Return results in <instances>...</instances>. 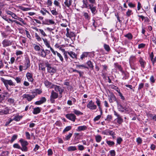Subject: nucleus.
Returning <instances> with one entry per match:
<instances>
[{"label":"nucleus","instance_id":"7ed1b4c3","mask_svg":"<svg viewBox=\"0 0 156 156\" xmlns=\"http://www.w3.org/2000/svg\"><path fill=\"white\" fill-rule=\"evenodd\" d=\"M48 63L47 61H45L40 63L39 65V69L44 71L45 70L46 67H47Z\"/></svg>","mask_w":156,"mask_h":156},{"label":"nucleus","instance_id":"79ce46f5","mask_svg":"<svg viewBox=\"0 0 156 156\" xmlns=\"http://www.w3.org/2000/svg\"><path fill=\"white\" fill-rule=\"evenodd\" d=\"M72 133H69L68 135L66 136V137L65 138V140H69V139L70 138V137H71L72 136Z\"/></svg>","mask_w":156,"mask_h":156},{"label":"nucleus","instance_id":"c756f323","mask_svg":"<svg viewBox=\"0 0 156 156\" xmlns=\"http://www.w3.org/2000/svg\"><path fill=\"white\" fill-rule=\"evenodd\" d=\"M41 56L43 57H46L47 54L45 51L44 50V49H41Z\"/></svg>","mask_w":156,"mask_h":156},{"label":"nucleus","instance_id":"f3484780","mask_svg":"<svg viewBox=\"0 0 156 156\" xmlns=\"http://www.w3.org/2000/svg\"><path fill=\"white\" fill-rule=\"evenodd\" d=\"M96 103L97 104L98 106V108H99V111H100L101 115L102 114V109L100 106L101 102L99 100V99L97 98H96Z\"/></svg>","mask_w":156,"mask_h":156},{"label":"nucleus","instance_id":"393cba45","mask_svg":"<svg viewBox=\"0 0 156 156\" xmlns=\"http://www.w3.org/2000/svg\"><path fill=\"white\" fill-rule=\"evenodd\" d=\"M42 92V91L41 90H40L38 89H35L33 92H32V93L33 94H36V95L37 94H40Z\"/></svg>","mask_w":156,"mask_h":156},{"label":"nucleus","instance_id":"423d86ee","mask_svg":"<svg viewBox=\"0 0 156 156\" xmlns=\"http://www.w3.org/2000/svg\"><path fill=\"white\" fill-rule=\"evenodd\" d=\"M51 88H54L55 90L56 91H58L60 94H61L64 91V90L62 89L59 86L52 84Z\"/></svg>","mask_w":156,"mask_h":156},{"label":"nucleus","instance_id":"bf43d9fd","mask_svg":"<svg viewBox=\"0 0 156 156\" xmlns=\"http://www.w3.org/2000/svg\"><path fill=\"white\" fill-rule=\"evenodd\" d=\"M122 138L121 137H119L117 139V141L118 144H120L122 141Z\"/></svg>","mask_w":156,"mask_h":156},{"label":"nucleus","instance_id":"39448f33","mask_svg":"<svg viewBox=\"0 0 156 156\" xmlns=\"http://www.w3.org/2000/svg\"><path fill=\"white\" fill-rule=\"evenodd\" d=\"M47 67V69L48 72L50 73H54L56 72V69L54 67L51 66V64L48 63Z\"/></svg>","mask_w":156,"mask_h":156},{"label":"nucleus","instance_id":"9b49d317","mask_svg":"<svg viewBox=\"0 0 156 156\" xmlns=\"http://www.w3.org/2000/svg\"><path fill=\"white\" fill-rule=\"evenodd\" d=\"M109 101L110 103H112L114 101H118L116 98L115 96L113 94H111L109 96Z\"/></svg>","mask_w":156,"mask_h":156},{"label":"nucleus","instance_id":"a19ab883","mask_svg":"<svg viewBox=\"0 0 156 156\" xmlns=\"http://www.w3.org/2000/svg\"><path fill=\"white\" fill-rule=\"evenodd\" d=\"M57 55L58 56L59 58L60 61L62 62H63L64 60L61 54L58 52H57Z\"/></svg>","mask_w":156,"mask_h":156},{"label":"nucleus","instance_id":"6ab92c4d","mask_svg":"<svg viewBox=\"0 0 156 156\" xmlns=\"http://www.w3.org/2000/svg\"><path fill=\"white\" fill-rule=\"evenodd\" d=\"M140 66L142 68H144L145 67V66L146 64V62L143 60L142 58L140 57L139 61Z\"/></svg>","mask_w":156,"mask_h":156},{"label":"nucleus","instance_id":"6e6d98bb","mask_svg":"<svg viewBox=\"0 0 156 156\" xmlns=\"http://www.w3.org/2000/svg\"><path fill=\"white\" fill-rule=\"evenodd\" d=\"M27 139L29 140L30 139V135L28 132H26L25 133Z\"/></svg>","mask_w":156,"mask_h":156},{"label":"nucleus","instance_id":"6e6552de","mask_svg":"<svg viewBox=\"0 0 156 156\" xmlns=\"http://www.w3.org/2000/svg\"><path fill=\"white\" fill-rule=\"evenodd\" d=\"M66 117L69 120L74 122L76 119V116L73 114L70 113L66 114Z\"/></svg>","mask_w":156,"mask_h":156},{"label":"nucleus","instance_id":"69168bd1","mask_svg":"<svg viewBox=\"0 0 156 156\" xmlns=\"http://www.w3.org/2000/svg\"><path fill=\"white\" fill-rule=\"evenodd\" d=\"M110 153L112 156H115V152L114 150H111L110 152Z\"/></svg>","mask_w":156,"mask_h":156},{"label":"nucleus","instance_id":"bb28decb","mask_svg":"<svg viewBox=\"0 0 156 156\" xmlns=\"http://www.w3.org/2000/svg\"><path fill=\"white\" fill-rule=\"evenodd\" d=\"M95 139L96 141L98 143L100 142L102 140V137L100 135H97L95 136Z\"/></svg>","mask_w":156,"mask_h":156},{"label":"nucleus","instance_id":"7c9ffc66","mask_svg":"<svg viewBox=\"0 0 156 156\" xmlns=\"http://www.w3.org/2000/svg\"><path fill=\"white\" fill-rule=\"evenodd\" d=\"M87 64L90 68L92 69H93L94 66H93L92 62L91 61H88L87 62Z\"/></svg>","mask_w":156,"mask_h":156},{"label":"nucleus","instance_id":"5fc2aeb1","mask_svg":"<svg viewBox=\"0 0 156 156\" xmlns=\"http://www.w3.org/2000/svg\"><path fill=\"white\" fill-rule=\"evenodd\" d=\"M51 12L52 14L56 16L58 14L57 12L55 10H52Z\"/></svg>","mask_w":156,"mask_h":156},{"label":"nucleus","instance_id":"412c9836","mask_svg":"<svg viewBox=\"0 0 156 156\" xmlns=\"http://www.w3.org/2000/svg\"><path fill=\"white\" fill-rule=\"evenodd\" d=\"M73 1L72 0H65L64 4L68 7H69L71 5Z\"/></svg>","mask_w":156,"mask_h":156},{"label":"nucleus","instance_id":"ea45409f","mask_svg":"<svg viewBox=\"0 0 156 156\" xmlns=\"http://www.w3.org/2000/svg\"><path fill=\"white\" fill-rule=\"evenodd\" d=\"M83 16H84L86 20H88L90 19V17L88 13L87 12H84L83 13Z\"/></svg>","mask_w":156,"mask_h":156},{"label":"nucleus","instance_id":"a211bd4d","mask_svg":"<svg viewBox=\"0 0 156 156\" xmlns=\"http://www.w3.org/2000/svg\"><path fill=\"white\" fill-rule=\"evenodd\" d=\"M42 40L44 41V44L47 48H51L50 46L49 41H48L47 39L46 38H42Z\"/></svg>","mask_w":156,"mask_h":156},{"label":"nucleus","instance_id":"2f4dec72","mask_svg":"<svg viewBox=\"0 0 156 156\" xmlns=\"http://www.w3.org/2000/svg\"><path fill=\"white\" fill-rule=\"evenodd\" d=\"M104 47L105 49L108 52L110 50V48L108 45L105 44L104 45Z\"/></svg>","mask_w":156,"mask_h":156},{"label":"nucleus","instance_id":"58836bf2","mask_svg":"<svg viewBox=\"0 0 156 156\" xmlns=\"http://www.w3.org/2000/svg\"><path fill=\"white\" fill-rule=\"evenodd\" d=\"M88 55V52H85L83 53L81 56L80 58L82 60L85 57H87Z\"/></svg>","mask_w":156,"mask_h":156},{"label":"nucleus","instance_id":"c03bdc74","mask_svg":"<svg viewBox=\"0 0 156 156\" xmlns=\"http://www.w3.org/2000/svg\"><path fill=\"white\" fill-rule=\"evenodd\" d=\"M35 37L36 38V39L38 41H41V37L38 35V34L37 33H35Z\"/></svg>","mask_w":156,"mask_h":156},{"label":"nucleus","instance_id":"8fccbe9b","mask_svg":"<svg viewBox=\"0 0 156 156\" xmlns=\"http://www.w3.org/2000/svg\"><path fill=\"white\" fill-rule=\"evenodd\" d=\"M76 68H78L80 69L81 67H83L85 68H88V67H87L85 65H76Z\"/></svg>","mask_w":156,"mask_h":156},{"label":"nucleus","instance_id":"c9c22d12","mask_svg":"<svg viewBox=\"0 0 156 156\" xmlns=\"http://www.w3.org/2000/svg\"><path fill=\"white\" fill-rule=\"evenodd\" d=\"M125 36L126 37H127L129 39V40H131L133 38V36L132 34L130 33H129L125 35Z\"/></svg>","mask_w":156,"mask_h":156},{"label":"nucleus","instance_id":"49530a36","mask_svg":"<svg viewBox=\"0 0 156 156\" xmlns=\"http://www.w3.org/2000/svg\"><path fill=\"white\" fill-rule=\"evenodd\" d=\"M39 30L41 34L44 37L46 36L47 35L45 33V32L44 31V30L41 29H39Z\"/></svg>","mask_w":156,"mask_h":156},{"label":"nucleus","instance_id":"37998d69","mask_svg":"<svg viewBox=\"0 0 156 156\" xmlns=\"http://www.w3.org/2000/svg\"><path fill=\"white\" fill-rule=\"evenodd\" d=\"M8 94H9V93L8 92H5V93H4L3 95H1L2 98L3 100L4 99L5 97H9L8 95L7 96V95H8Z\"/></svg>","mask_w":156,"mask_h":156},{"label":"nucleus","instance_id":"13d9d810","mask_svg":"<svg viewBox=\"0 0 156 156\" xmlns=\"http://www.w3.org/2000/svg\"><path fill=\"white\" fill-rule=\"evenodd\" d=\"M8 101L9 103L12 104V103H14V99H12L11 98H9L8 99Z\"/></svg>","mask_w":156,"mask_h":156},{"label":"nucleus","instance_id":"a18cd8bd","mask_svg":"<svg viewBox=\"0 0 156 156\" xmlns=\"http://www.w3.org/2000/svg\"><path fill=\"white\" fill-rule=\"evenodd\" d=\"M112 116L111 115H108L107 116V117L106 119H105V120H107L108 121H110L112 119Z\"/></svg>","mask_w":156,"mask_h":156},{"label":"nucleus","instance_id":"c85d7f7f","mask_svg":"<svg viewBox=\"0 0 156 156\" xmlns=\"http://www.w3.org/2000/svg\"><path fill=\"white\" fill-rule=\"evenodd\" d=\"M44 84L45 86L48 87H50L51 85V83L46 80L44 81Z\"/></svg>","mask_w":156,"mask_h":156},{"label":"nucleus","instance_id":"f03ea898","mask_svg":"<svg viewBox=\"0 0 156 156\" xmlns=\"http://www.w3.org/2000/svg\"><path fill=\"white\" fill-rule=\"evenodd\" d=\"M116 103L117 104V107L119 110L121 112H124L125 111H128V108L126 107H123L121 105V103L119 102L118 101H116Z\"/></svg>","mask_w":156,"mask_h":156},{"label":"nucleus","instance_id":"4be33fe9","mask_svg":"<svg viewBox=\"0 0 156 156\" xmlns=\"http://www.w3.org/2000/svg\"><path fill=\"white\" fill-rule=\"evenodd\" d=\"M136 58L135 56L133 55L131 56L129 60L130 64L133 63L136 60Z\"/></svg>","mask_w":156,"mask_h":156},{"label":"nucleus","instance_id":"a878e982","mask_svg":"<svg viewBox=\"0 0 156 156\" xmlns=\"http://www.w3.org/2000/svg\"><path fill=\"white\" fill-rule=\"evenodd\" d=\"M87 127L85 126H79L78 127L77 130L81 131L85 130L87 129Z\"/></svg>","mask_w":156,"mask_h":156},{"label":"nucleus","instance_id":"aec40b11","mask_svg":"<svg viewBox=\"0 0 156 156\" xmlns=\"http://www.w3.org/2000/svg\"><path fill=\"white\" fill-rule=\"evenodd\" d=\"M19 141L21 144L22 146H26L28 144V142L26 140H24L23 139H21Z\"/></svg>","mask_w":156,"mask_h":156},{"label":"nucleus","instance_id":"20e7f679","mask_svg":"<svg viewBox=\"0 0 156 156\" xmlns=\"http://www.w3.org/2000/svg\"><path fill=\"white\" fill-rule=\"evenodd\" d=\"M87 106V108L91 110L95 109L97 108V106L94 105V102L92 100L89 101Z\"/></svg>","mask_w":156,"mask_h":156},{"label":"nucleus","instance_id":"0eeeda50","mask_svg":"<svg viewBox=\"0 0 156 156\" xmlns=\"http://www.w3.org/2000/svg\"><path fill=\"white\" fill-rule=\"evenodd\" d=\"M114 115L117 117L116 119L117 123L119 124H121L123 121V119L115 111H114Z\"/></svg>","mask_w":156,"mask_h":156},{"label":"nucleus","instance_id":"1a4fd4ad","mask_svg":"<svg viewBox=\"0 0 156 156\" xmlns=\"http://www.w3.org/2000/svg\"><path fill=\"white\" fill-rule=\"evenodd\" d=\"M35 96L34 94L30 95L29 94H24L23 95V98L27 99L28 101H30L33 99Z\"/></svg>","mask_w":156,"mask_h":156},{"label":"nucleus","instance_id":"4d7b16f0","mask_svg":"<svg viewBox=\"0 0 156 156\" xmlns=\"http://www.w3.org/2000/svg\"><path fill=\"white\" fill-rule=\"evenodd\" d=\"M145 44H144L141 43L138 45V48H144L145 46Z\"/></svg>","mask_w":156,"mask_h":156},{"label":"nucleus","instance_id":"cd10ccee","mask_svg":"<svg viewBox=\"0 0 156 156\" xmlns=\"http://www.w3.org/2000/svg\"><path fill=\"white\" fill-rule=\"evenodd\" d=\"M77 150L75 146H70L68 147L67 150L69 151H72Z\"/></svg>","mask_w":156,"mask_h":156},{"label":"nucleus","instance_id":"dca6fc26","mask_svg":"<svg viewBox=\"0 0 156 156\" xmlns=\"http://www.w3.org/2000/svg\"><path fill=\"white\" fill-rule=\"evenodd\" d=\"M55 22L52 20H46L44 21V24H45L50 25L55 24Z\"/></svg>","mask_w":156,"mask_h":156},{"label":"nucleus","instance_id":"4c0bfd02","mask_svg":"<svg viewBox=\"0 0 156 156\" xmlns=\"http://www.w3.org/2000/svg\"><path fill=\"white\" fill-rule=\"evenodd\" d=\"M72 127L71 126H69L66 127L63 131V133H64L65 132L68 131L71 129Z\"/></svg>","mask_w":156,"mask_h":156},{"label":"nucleus","instance_id":"0e129e2a","mask_svg":"<svg viewBox=\"0 0 156 156\" xmlns=\"http://www.w3.org/2000/svg\"><path fill=\"white\" fill-rule=\"evenodd\" d=\"M16 54L17 55H18L23 54V52L21 51H16Z\"/></svg>","mask_w":156,"mask_h":156},{"label":"nucleus","instance_id":"9d476101","mask_svg":"<svg viewBox=\"0 0 156 156\" xmlns=\"http://www.w3.org/2000/svg\"><path fill=\"white\" fill-rule=\"evenodd\" d=\"M2 44L4 47H6L12 45V42L10 41L7 39H5L3 41Z\"/></svg>","mask_w":156,"mask_h":156},{"label":"nucleus","instance_id":"09e8293b","mask_svg":"<svg viewBox=\"0 0 156 156\" xmlns=\"http://www.w3.org/2000/svg\"><path fill=\"white\" fill-rule=\"evenodd\" d=\"M17 136L16 135H14L12 137L11 140V142H12L15 140L17 138Z\"/></svg>","mask_w":156,"mask_h":156},{"label":"nucleus","instance_id":"f257e3e1","mask_svg":"<svg viewBox=\"0 0 156 156\" xmlns=\"http://www.w3.org/2000/svg\"><path fill=\"white\" fill-rule=\"evenodd\" d=\"M0 79L4 83L6 89L8 90H9V85L10 86H15V84L11 80H6L2 77H1Z\"/></svg>","mask_w":156,"mask_h":156},{"label":"nucleus","instance_id":"e2e57ef3","mask_svg":"<svg viewBox=\"0 0 156 156\" xmlns=\"http://www.w3.org/2000/svg\"><path fill=\"white\" fill-rule=\"evenodd\" d=\"M78 148L79 150L80 151H82L84 149V147L83 146L80 145L78 146Z\"/></svg>","mask_w":156,"mask_h":156},{"label":"nucleus","instance_id":"680f3d73","mask_svg":"<svg viewBox=\"0 0 156 156\" xmlns=\"http://www.w3.org/2000/svg\"><path fill=\"white\" fill-rule=\"evenodd\" d=\"M101 117V115H98L97 116H96L94 119V121H96L98 120Z\"/></svg>","mask_w":156,"mask_h":156},{"label":"nucleus","instance_id":"052dcab7","mask_svg":"<svg viewBox=\"0 0 156 156\" xmlns=\"http://www.w3.org/2000/svg\"><path fill=\"white\" fill-rule=\"evenodd\" d=\"M144 84L142 83H141L139 85V87L138 88V89L139 90L141 89L142 88L144 87Z\"/></svg>","mask_w":156,"mask_h":156},{"label":"nucleus","instance_id":"f704fd0d","mask_svg":"<svg viewBox=\"0 0 156 156\" xmlns=\"http://www.w3.org/2000/svg\"><path fill=\"white\" fill-rule=\"evenodd\" d=\"M22 117L20 116H15L14 118L12 119L13 120H14L16 121H18L22 118Z\"/></svg>","mask_w":156,"mask_h":156},{"label":"nucleus","instance_id":"5701e85b","mask_svg":"<svg viewBox=\"0 0 156 156\" xmlns=\"http://www.w3.org/2000/svg\"><path fill=\"white\" fill-rule=\"evenodd\" d=\"M41 109L39 107H37L34 108L33 113L34 114H37L41 112Z\"/></svg>","mask_w":156,"mask_h":156},{"label":"nucleus","instance_id":"864d4df0","mask_svg":"<svg viewBox=\"0 0 156 156\" xmlns=\"http://www.w3.org/2000/svg\"><path fill=\"white\" fill-rule=\"evenodd\" d=\"M13 147L15 148H16L19 149H21L20 146L17 144H15L13 145Z\"/></svg>","mask_w":156,"mask_h":156},{"label":"nucleus","instance_id":"f8f14e48","mask_svg":"<svg viewBox=\"0 0 156 156\" xmlns=\"http://www.w3.org/2000/svg\"><path fill=\"white\" fill-rule=\"evenodd\" d=\"M25 65L26 67L24 69H26L30 67V59L28 58H26Z\"/></svg>","mask_w":156,"mask_h":156},{"label":"nucleus","instance_id":"603ef678","mask_svg":"<svg viewBox=\"0 0 156 156\" xmlns=\"http://www.w3.org/2000/svg\"><path fill=\"white\" fill-rule=\"evenodd\" d=\"M16 83H20L21 82V78L19 77H16L15 78Z\"/></svg>","mask_w":156,"mask_h":156},{"label":"nucleus","instance_id":"3c124183","mask_svg":"<svg viewBox=\"0 0 156 156\" xmlns=\"http://www.w3.org/2000/svg\"><path fill=\"white\" fill-rule=\"evenodd\" d=\"M22 148L21 147V149H20L22 151H27V148L26 146H22Z\"/></svg>","mask_w":156,"mask_h":156},{"label":"nucleus","instance_id":"de8ad7c7","mask_svg":"<svg viewBox=\"0 0 156 156\" xmlns=\"http://www.w3.org/2000/svg\"><path fill=\"white\" fill-rule=\"evenodd\" d=\"M106 142L109 146H112L115 144V143L112 141H107Z\"/></svg>","mask_w":156,"mask_h":156},{"label":"nucleus","instance_id":"4468645a","mask_svg":"<svg viewBox=\"0 0 156 156\" xmlns=\"http://www.w3.org/2000/svg\"><path fill=\"white\" fill-rule=\"evenodd\" d=\"M89 7L92 13L94 14L96 12V7L94 6L93 5H89Z\"/></svg>","mask_w":156,"mask_h":156},{"label":"nucleus","instance_id":"e433bc0d","mask_svg":"<svg viewBox=\"0 0 156 156\" xmlns=\"http://www.w3.org/2000/svg\"><path fill=\"white\" fill-rule=\"evenodd\" d=\"M73 112L77 115H83V113L81 112L80 111L77 110L76 109H74Z\"/></svg>","mask_w":156,"mask_h":156},{"label":"nucleus","instance_id":"ddd939ff","mask_svg":"<svg viewBox=\"0 0 156 156\" xmlns=\"http://www.w3.org/2000/svg\"><path fill=\"white\" fill-rule=\"evenodd\" d=\"M26 76L29 81L31 82L33 81L34 79L33 78L32 75L29 72L27 73Z\"/></svg>","mask_w":156,"mask_h":156},{"label":"nucleus","instance_id":"774afa93","mask_svg":"<svg viewBox=\"0 0 156 156\" xmlns=\"http://www.w3.org/2000/svg\"><path fill=\"white\" fill-rule=\"evenodd\" d=\"M131 12H132V10H129V9H128V11L126 13L127 16H130V15H131Z\"/></svg>","mask_w":156,"mask_h":156},{"label":"nucleus","instance_id":"72a5a7b5","mask_svg":"<svg viewBox=\"0 0 156 156\" xmlns=\"http://www.w3.org/2000/svg\"><path fill=\"white\" fill-rule=\"evenodd\" d=\"M9 154L8 151H3L0 154V156H8Z\"/></svg>","mask_w":156,"mask_h":156},{"label":"nucleus","instance_id":"473e14b6","mask_svg":"<svg viewBox=\"0 0 156 156\" xmlns=\"http://www.w3.org/2000/svg\"><path fill=\"white\" fill-rule=\"evenodd\" d=\"M109 135H111L112 138L113 139H115V133L112 130H109Z\"/></svg>","mask_w":156,"mask_h":156},{"label":"nucleus","instance_id":"b1692460","mask_svg":"<svg viewBox=\"0 0 156 156\" xmlns=\"http://www.w3.org/2000/svg\"><path fill=\"white\" fill-rule=\"evenodd\" d=\"M68 53L73 58H77L76 55L73 51H71L70 52H68Z\"/></svg>","mask_w":156,"mask_h":156},{"label":"nucleus","instance_id":"338daca9","mask_svg":"<svg viewBox=\"0 0 156 156\" xmlns=\"http://www.w3.org/2000/svg\"><path fill=\"white\" fill-rule=\"evenodd\" d=\"M151 60L152 62L153 65H154V64L156 62V57H155V58H151Z\"/></svg>","mask_w":156,"mask_h":156},{"label":"nucleus","instance_id":"2eb2a0df","mask_svg":"<svg viewBox=\"0 0 156 156\" xmlns=\"http://www.w3.org/2000/svg\"><path fill=\"white\" fill-rule=\"evenodd\" d=\"M58 97V93L55 92L53 90H52L51 92L50 96L51 98H53L54 99H56Z\"/></svg>","mask_w":156,"mask_h":156}]
</instances>
